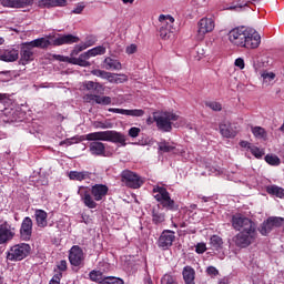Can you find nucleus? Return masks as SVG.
<instances>
[{
	"label": "nucleus",
	"instance_id": "f257e3e1",
	"mask_svg": "<svg viewBox=\"0 0 284 284\" xmlns=\"http://www.w3.org/2000/svg\"><path fill=\"white\" fill-rule=\"evenodd\" d=\"M232 227L239 232L233 236V243L236 247L245 250L256 242L258 232L256 231V223L254 221L241 215L235 214L232 216Z\"/></svg>",
	"mask_w": 284,
	"mask_h": 284
},
{
	"label": "nucleus",
	"instance_id": "f03ea898",
	"mask_svg": "<svg viewBox=\"0 0 284 284\" xmlns=\"http://www.w3.org/2000/svg\"><path fill=\"white\" fill-rule=\"evenodd\" d=\"M87 141H92L89 144V152L93 156H105V144L101 141H108L109 143H115L121 148L128 145V138L125 134L111 130V131H98L93 133H88L85 135Z\"/></svg>",
	"mask_w": 284,
	"mask_h": 284
},
{
	"label": "nucleus",
	"instance_id": "7ed1b4c3",
	"mask_svg": "<svg viewBox=\"0 0 284 284\" xmlns=\"http://www.w3.org/2000/svg\"><path fill=\"white\" fill-rule=\"evenodd\" d=\"M229 41L236 48H245L246 50H256L261 45V34L255 29L247 27H236L229 34Z\"/></svg>",
	"mask_w": 284,
	"mask_h": 284
},
{
	"label": "nucleus",
	"instance_id": "20e7f679",
	"mask_svg": "<svg viewBox=\"0 0 284 284\" xmlns=\"http://www.w3.org/2000/svg\"><path fill=\"white\" fill-rule=\"evenodd\" d=\"M108 192H110V189L105 184H95L91 186V189H88V186H80L78 190L82 203L89 210H97V202L103 201V199L108 196Z\"/></svg>",
	"mask_w": 284,
	"mask_h": 284
},
{
	"label": "nucleus",
	"instance_id": "39448f33",
	"mask_svg": "<svg viewBox=\"0 0 284 284\" xmlns=\"http://www.w3.org/2000/svg\"><path fill=\"white\" fill-rule=\"evenodd\" d=\"M152 192L155 201H158L164 210L170 212H176V210H179V204L172 200V196H170V192H168L165 186L154 185Z\"/></svg>",
	"mask_w": 284,
	"mask_h": 284
},
{
	"label": "nucleus",
	"instance_id": "423d86ee",
	"mask_svg": "<svg viewBox=\"0 0 284 284\" xmlns=\"http://www.w3.org/2000/svg\"><path fill=\"white\" fill-rule=\"evenodd\" d=\"M153 120L161 132H172V123L179 121V115L172 112H160L153 114Z\"/></svg>",
	"mask_w": 284,
	"mask_h": 284
},
{
	"label": "nucleus",
	"instance_id": "0eeeda50",
	"mask_svg": "<svg viewBox=\"0 0 284 284\" xmlns=\"http://www.w3.org/2000/svg\"><path fill=\"white\" fill-rule=\"evenodd\" d=\"M32 248L30 247V244L27 243H20L16 244L10 247V250L7 252V261L17 262V261H23V258L28 257V254H30V251Z\"/></svg>",
	"mask_w": 284,
	"mask_h": 284
},
{
	"label": "nucleus",
	"instance_id": "6e6552de",
	"mask_svg": "<svg viewBox=\"0 0 284 284\" xmlns=\"http://www.w3.org/2000/svg\"><path fill=\"white\" fill-rule=\"evenodd\" d=\"M160 37L161 39H169L174 32V17L170 14H160Z\"/></svg>",
	"mask_w": 284,
	"mask_h": 284
},
{
	"label": "nucleus",
	"instance_id": "1a4fd4ad",
	"mask_svg": "<svg viewBox=\"0 0 284 284\" xmlns=\"http://www.w3.org/2000/svg\"><path fill=\"white\" fill-rule=\"evenodd\" d=\"M215 23L212 18H202L197 22V32L196 39L197 41H203L205 39V34H210V32H214Z\"/></svg>",
	"mask_w": 284,
	"mask_h": 284
},
{
	"label": "nucleus",
	"instance_id": "9d476101",
	"mask_svg": "<svg viewBox=\"0 0 284 284\" xmlns=\"http://www.w3.org/2000/svg\"><path fill=\"white\" fill-rule=\"evenodd\" d=\"M17 236V227H14L10 222L4 221L0 224V245H6L10 243L12 239Z\"/></svg>",
	"mask_w": 284,
	"mask_h": 284
},
{
	"label": "nucleus",
	"instance_id": "9b49d317",
	"mask_svg": "<svg viewBox=\"0 0 284 284\" xmlns=\"http://www.w3.org/2000/svg\"><path fill=\"white\" fill-rule=\"evenodd\" d=\"M121 176L126 187H132V190H139V187L143 185V178L130 170L123 171Z\"/></svg>",
	"mask_w": 284,
	"mask_h": 284
},
{
	"label": "nucleus",
	"instance_id": "f8f14e48",
	"mask_svg": "<svg viewBox=\"0 0 284 284\" xmlns=\"http://www.w3.org/2000/svg\"><path fill=\"white\" fill-rule=\"evenodd\" d=\"M83 261H85L83 248L79 245H73L69 251V263H71L73 267H79L83 265Z\"/></svg>",
	"mask_w": 284,
	"mask_h": 284
},
{
	"label": "nucleus",
	"instance_id": "ddd939ff",
	"mask_svg": "<svg viewBox=\"0 0 284 284\" xmlns=\"http://www.w3.org/2000/svg\"><path fill=\"white\" fill-rule=\"evenodd\" d=\"M175 239L176 235L174 231L164 230L158 240V247H161V250H170Z\"/></svg>",
	"mask_w": 284,
	"mask_h": 284
},
{
	"label": "nucleus",
	"instance_id": "4468645a",
	"mask_svg": "<svg viewBox=\"0 0 284 284\" xmlns=\"http://www.w3.org/2000/svg\"><path fill=\"white\" fill-rule=\"evenodd\" d=\"M283 217H268L265 222L262 223L260 227V233L262 236H267L274 227H281L283 225Z\"/></svg>",
	"mask_w": 284,
	"mask_h": 284
},
{
	"label": "nucleus",
	"instance_id": "2eb2a0df",
	"mask_svg": "<svg viewBox=\"0 0 284 284\" xmlns=\"http://www.w3.org/2000/svg\"><path fill=\"white\" fill-rule=\"evenodd\" d=\"M34 223L30 216H27L22 220L20 225V239L21 241H30L32 239V227Z\"/></svg>",
	"mask_w": 284,
	"mask_h": 284
},
{
	"label": "nucleus",
	"instance_id": "dca6fc26",
	"mask_svg": "<svg viewBox=\"0 0 284 284\" xmlns=\"http://www.w3.org/2000/svg\"><path fill=\"white\" fill-rule=\"evenodd\" d=\"M31 61H34V51H32V48L24 42L20 50L19 63L20 65H28Z\"/></svg>",
	"mask_w": 284,
	"mask_h": 284
},
{
	"label": "nucleus",
	"instance_id": "f3484780",
	"mask_svg": "<svg viewBox=\"0 0 284 284\" xmlns=\"http://www.w3.org/2000/svg\"><path fill=\"white\" fill-rule=\"evenodd\" d=\"M108 112H113V114H123L124 116H134V118H141L145 115V111L143 109H116V108H110L108 109Z\"/></svg>",
	"mask_w": 284,
	"mask_h": 284
},
{
	"label": "nucleus",
	"instance_id": "a211bd4d",
	"mask_svg": "<svg viewBox=\"0 0 284 284\" xmlns=\"http://www.w3.org/2000/svg\"><path fill=\"white\" fill-rule=\"evenodd\" d=\"M1 6L3 8H28L34 6V0H1Z\"/></svg>",
	"mask_w": 284,
	"mask_h": 284
},
{
	"label": "nucleus",
	"instance_id": "6ab92c4d",
	"mask_svg": "<svg viewBox=\"0 0 284 284\" xmlns=\"http://www.w3.org/2000/svg\"><path fill=\"white\" fill-rule=\"evenodd\" d=\"M72 43H79V37L73 34L58 36L53 40V45H72Z\"/></svg>",
	"mask_w": 284,
	"mask_h": 284
},
{
	"label": "nucleus",
	"instance_id": "aec40b11",
	"mask_svg": "<svg viewBox=\"0 0 284 284\" xmlns=\"http://www.w3.org/2000/svg\"><path fill=\"white\" fill-rule=\"evenodd\" d=\"M38 8H65L68 0H39L37 2Z\"/></svg>",
	"mask_w": 284,
	"mask_h": 284
},
{
	"label": "nucleus",
	"instance_id": "412c9836",
	"mask_svg": "<svg viewBox=\"0 0 284 284\" xmlns=\"http://www.w3.org/2000/svg\"><path fill=\"white\" fill-rule=\"evenodd\" d=\"M84 100L87 103H97L98 105H110L112 103V98L97 94H87L84 95Z\"/></svg>",
	"mask_w": 284,
	"mask_h": 284
},
{
	"label": "nucleus",
	"instance_id": "4be33fe9",
	"mask_svg": "<svg viewBox=\"0 0 284 284\" xmlns=\"http://www.w3.org/2000/svg\"><path fill=\"white\" fill-rule=\"evenodd\" d=\"M220 133L224 139H234L236 134H239V130H236V125L227 123V124H220Z\"/></svg>",
	"mask_w": 284,
	"mask_h": 284
},
{
	"label": "nucleus",
	"instance_id": "5701e85b",
	"mask_svg": "<svg viewBox=\"0 0 284 284\" xmlns=\"http://www.w3.org/2000/svg\"><path fill=\"white\" fill-rule=\"evenodd\" d=\"M91 59L90 53L87 51L79 55V58H71L70 63L72 65H80L81 68H90L91 63L88 61Z\"/></svg>",
	"mask_w": 284,
	"mask_h": 284
},
{
	"label": "nucleus",
	"instance_id": "b1692460",
	"mask_svg": "<svg viewBox=\"0 0 284 284\" xmlns=\"http://www.w3.org/2000/svg\"><path fill=\"white\" fill-rule=\"evenodd\" d=\"M91 74H93V77H99L100 79H104L105 81H109V83H115V80H116V73L103 71L101 69L92 70Z\"/></svg>",
	"mask_w": 284,
	"mask_h": 284
},
{
	"label": "nucleus",
	"instance_id": "393cba45",
	"mask_svg": "<svg viewBox=\"0 0 284 284\" xmlns=\"http://www.w3.org/2000/svg\"><path fill=\"white\" fill-rule=\"evenodd\" d=\"M152 216V223L154 225H161L162 223H165V213L161 211V206H154L151 211Z\"/></svg>",
	"mask_w": 284,
	"mask_h": 284
},
{
	"label": "nucleus",
	"instance_id": "a878e982",
	"mask_svg": "<svg viewBox=\"0 0 284 284\" xmlns=\"http://www.w3.org/2000/svg\"><path fill=\"white\" fill-rule=\"evenodd\" d=\"M19 59V50L9 48V49H2V61H6L7 63H12Z\"/></svg>",
	"mask_w": 284,
	"mask_h": 284
},
{
	"label": "nucleus",
	"instance_id": "bb28decb",
	"mask_svg": "<svg viewBox=\"0 0 284 284\" xmlns=\"http://www.w3.org/2000/svg\"><path fill=\"white\" fill-rule=\"evenodd\" d=\"M94 43H97V40L92 37H88L85 42L80 43L72 50L71 57L79 54V52H83V50H88V48H92V45H94Z\"/></svg>",
	"mask_w": 284,
	"mask_h": 284
},
{
	"label": "nucleus",
	"instance_id": "cd10ccee",
	"mask_svg": "<svg viewBox=\"0 0 284 284\" xmlns=\"http://www.w3.org/2000/svg\"><path fill=\"white\" fill-rule=\"evenodd\" d=\"M102 68L104 70H122L123 65L119 60L108 57L103 60Z\"/></svg>",
	"mask_w": 284,
	"mask_h": 284
},
{
	"label": "nucleus",
	"instance_id": "c85d7f7f",
	"mask_svg": "<svg viewBox=\"0 0 284 284\" xmlns=\"http://www.w3.org/2000/svg\"><path fill=\"white\" fill-rule=\"evenodd\" d=\"M26 45H30L31 48H40V50H45L47 48H50L51 42L48 38H38L30 42H26Z\"/></svg>",
	"mask_w": 284,
	"mask_h": 284
},
{
	"label": "nucleus",
	"instance_id": "c756f323",
	"mask_svg": "<svg viewBox=\"0 0 284 284\" xmlns=\"http://www.w3.org/2000/svg\"><path fill=\"white\" fill-rule=\"evenodd\" d=\"M34 216L38 227H48V212L38 209L34 212Z\"/></svg>",
	"mask_w": 284,
	"mask_h": 284
},
{
	"label": "nucleus",
	"instance_id": "7c9ffc66",
	"mask_svg": "<svg viewBox=\"0 0 284 284\" xmlns=\"http://www.w3.org/2000/svg\"><path fill=\"white\" fill-rule=\"evenodd\" d=\"M182 276L184 278L185 284H195L194 278L196 276V271L192 266H184L182 271Z\"/></svg>",
	"mask_w": 284,
	"mask_h": 284
},
{
	"label": "nucleus",
	"instance_id": "2f4dec72",
	"mask_svg": "<svg viewBox=\"0 0 284 284\" xmlns=\"http://www.w3.org/2000/svg\"><path fill=\"white\" fill-rule=\"evenodd\" d=\"M69 179L71 181H85L88 179H90V172L88 171H71L69 173Z\"/></svg>",
	"mask_w": 284,
	"mask_h": 284
},
{
	"label": "nucleus",
	"instance_id": "473e14b6",
	"mask_svg": "<svg viewBox=\"0 0 284 284\" xmlns=\"http://www.w3.org/2000/svg\"><path fill=\"white\" fill-rule=\"evenodd\" d=\"M89 278L90 281H92L93 283H103L104 280L108 278V276H104L103 275V272L101 271H97V270H93L89 273Z\"/></svg>",
	"mask_w": 284,
	"mask_h": 284
},
{
	"label": "nucleus",
	"instance_id": "72a5a7b5",
	"mask_svg": "<svg viewBox=\"0 0 284 284\" xmlns=\"http://www.w3.org/2000/svg\"><path fill=\"white\" fill-rule=\"evenodd\" d=\"M267 194H271L272 196H277V199H284V189L276 186V185H270L266 187Z\"/></svg>",
	"mask_w": 284,
	"mask_h": 284
},
{
	"label": "nucleus",
	"instance_id": "f704fd0d",
	"mask_svg": "<svg viewBox=\"0 0 284 284\" xmlns=\"http://www.w3.org/2000/svg\"><path fill=\"white\" fill-rule=\"evenodd\" d=\"M210 245L213 250H223V239L219 235H212L210 239Z\"/></svg>",
	"mask_w": 284,
	"mask_h": 284
},
{
	"label": "nucleus",
	"instance_id": "c9c22d12",
	"mask_svg": "<svg viewBox=\"0 0 284 284\" xmlns=\"http://www.w3.org/2000/svg\"><path fill=\"white\" fill-rule=\"evenodd\" d=\"M251 132L255 139H267V131L263 126H252Z\"/></svg>",
	"mask_w": 284,
	"mask_h": 284
},
{
	"label": "nucleus",
	"instance_id": "e433bc0d",
	"mask_svg": "<svg viewBox=\"0 0 284 284\" xmlns=\"http://www.w3.org/2000/svg\"><path fill=\"white\" fill-rule=\"evenodd\" d=\"M85 90H94L95 92L103 91V84L94 81H87L83 83Z\"/></svg>",
	"mask_w": 284,
	"mask_h": 284
},
{
	"label": "nucleus",
	"instance_id": "4c0bfd02",
	"mask_svg": "<svg viewBox=\"0 0 284 284\" xmlns=\"http://www.w3.org/2000/svg\"><path fill=\"white\" fill-rule=\"evenodd\" d=\"M261 77L263 79V85H270V83H272V81L276 79V74L274 72H267V71H263L261 73Z\"/></svg>",
	"mask_w": 284,
	"mask_h": 284
},
{
	"label": "nucleus",
	"instance_id": "58836bf2",
	"mask_svg": "<svg viewBox=\"0 0 284 284\" xmlns=\"http://www.w3.org/2000/svg\"><path fill=\"white\" fill-rule=\"evenodd\" d=\"M88 52H89V57H91L92 59V57H99V55L105 54L106 49L103 45H98L88 50Z\"/></svg>",
	"mask_w": 284,
	"mask_h": 284
},
{
	"label": "nucleus",
	"instance_id": "ea45409f",
	"mask_svg": "<svg viewBox=\"0 0 284 284\" xmlns=\"http://www.w3.org/2000/svg\"><path fill=\"white\" fill-rule=\"evenodd\" d=\"M265 161L266 163H268V165H273V166L281 165V158L278 155L267 154L265 155Z\"/></svg>",
	"mask_w": 284,
	"mask_h": 284
},
{
	"label": "nucleus",
	"instance_id": "a19ab883",
	"mask_svg": "<svg viewBox=\"0 0 284 284\" xmlns=\"http://www.w3.org/2000/svg\"><path fill=\"white\" fill-rule=\"evenodd\" d=\"M93 125L97 130H110L111 128H113V124L110 121H105V122L95 121Z\"/></svg>",
	"mask_w": 284,
	"mask_h": 284
},
{
	"label": "nucleus",
	"instance_id": "79ce46f5",
	"mask_svg": "<svg viewBox=\"0 0 284 284\" xmlns=\"http://www.w3.org/2000/svg\"><path fill=\"white\" fill-rule=\"evenodd\" d=\"M250 152L255 156V159H263V156H265V151L256 145H252Z\"/></svg>",
	"mask_w": 284,
	"mask_h": 284
},
{
	"label": "nucleus",
	"instance_id": "37998d69",
	"mask_svg": "<svg viewBox=\"0 0 284 284\" xmlns=\"http://www.w3.org/2000/svg\"><path fill=\"white\" fill-rule=\"evenodd\" d=\"M159 150H161V152H174L176 146L174 144H170V142H161L159 144Z\"/></svg>",
	"mask_w": 284,
	"mask_h": 284
},
{
	"label": "nucleus",
	"instance_id": "c03bdc74",
	"mask_svg": "<svg viewBox=\"0 0 284 284\" xmlns=\"http://www.w3.org/2000/svg\"><path fill=\"white\" fill-rule=\"evenodd\" d=\"M101 284H125L122 278L115 276H106Z\"/></svg>",
	"mask_w": 284,
	"mask_h": 284
},
{
	"label": "nucleus",
	"instance_id": "a18cd8bd",
	"mask_svg": "<svg viewBox=\"0 0 284 284\" xmlns=\"http://www.w3.org/2000/svg\"><path fill=\"white\" fill-rule=\"evenodd\" d=\"M206 108H210L213 112H221V110H223V105L216 101L206 102Z\"/></svg>",
	"mask_w": 284,
	"mask_h": 284
},
{
	"label": "nucleus",
	"instance_id": "49530a36",
	"mask_svg": "<svg viewBox=\"0 0 284 284\" xmlns=\"http://www.w3.org/2000/svg\"><path fill=\"white\" fill-rule=\"evenodd\" d=\"M83 141V139H81V136H79V135H75V136H73V138H71V139H67V140H64V141H62L61 143H60V145H74V143H81Z\"/></svg>",
	"mask_w": 284,
	"mask_h": 284
},
{
	"label": "nucleus",
	"instance_id": "de8ad7c7",
	"mask_svg": "<svg viewBox=\"0 0 284 284\" xmlns=\"http://www.w3.org/2000/svg\"><path fill=\"white\" fill-rule=\"evenodd\" d=\"M161 284H179V282H176V277H174L170 274H165L161 278Z\"/></svg>",
	"mask_w": 284,
	"mask_h": 284
},
{
	"label": "nucleus",
	"instance_id": "09e8293b",
	"mask_svg": "<svg viewBox=\"0 0 284 284\" xmlns=\"http://www.w3.org/2000/svg\"><path fill=\"white\" fill-rule=\"evenodd\" d=\"M61 278H63V273L59 272L53 275L50 280L49 284H61Z\"/></svg>",
	"mask_w": 284,
	"mask_h": 284
},
{
	"label": "nucleus",
	"instance_id": "8fccbe9b",
	"mask_svg": "<svg viewBox=\"0 0 284 284\" xmlns=\"http://www.w3.org/2000/svg\"><path fill=\"white\" fill-rule=\"evenodd\" d=\"M139 134H141V129L140 128L132 126L129 130V136H131V139H136V136H139Z\"/></svg>",
	"mask_w": 284,
	"mask_h": 284
},
{
	"label": "nucleus",
	"instance_id": "3c124183",
	"mask_svg": "<svg viewBox=\"0 0 284 284\" xmlns=\"http://www.w3.org/2000/svg\"><path fill=\"white\" fill-rule=\"evenodd\" d=\"M206 251H207V246L205 245V243H199L195 246L196 254H205Z\"/></svg>",
	"mask_w": 284,
	"mask_h": 284
},
{
	"label": "nucleus",
	"instance_id": "603ef678",
	"mask_svg": "<svg viewBox=\"0 0 284 284\" xmlns=\"http://www.w3.org/2000/svg\"><path fill=\"white\" fill-rule=\"evenodd\" d=\"M83 10H85V4H83V3H78V4H77V8H74V9L71 11V14H81V12H83Z\"/></svg>",
	"mask_w": 284,
	"mask_h": 284
},
{
	"label": "nucleus",
	"instance_id": "864d4df0",
	"mask_svg": "<svg viewBox=\"0 0 284 284\" xmlns=\"http://www.w3.org/2000/svg\"><path fill=\"white\" fill-rule=\"evenodd\" d=\"M125 81H128V75L121 74V73H116V77H115V83L116 84L125 83Z\"/></svg>",
	"mask_w": 284,
	"mask_h": 284
},
{
	"label": "nucleus",
	"instance_id": "5fc2aeb1",
	"mask_svg": "<svg viewBox=\"0 0 284 284\" xmlns=\"http://www.w3.org/2000/svg\"><path fill=\"white\" fill-rule=\"evenodd\" d=\"M206 274H209V276H219V271L214 266H209L206 268Z\"/></svg>",
	"mask_w": 284,
	"mask_h": 284
},
{
	"label": "nucleus",
	"instance_id": "6e6d98bb",
	"mask_svg": "<svg viewBox=\"0 0 284 284\" xmlns=\"http://www.w3.org/2000/svg\"><path fill=\"white\" fill-rule=\"evenodd\" d=\"M57 267L60 272H65V270H68V261L61 260Z\"/></svg>",
	"mask_w": 284,
	"mask_h": 284
},
{
	"label": "nucleus",
	"instance_id": "4d7b16f0",
	"mask_svg": "<svg viewBox=\"0 0 284 284\" xmlns=\"http://www.w3.org/2000/svg\"><path fill=\"white\" fill-rule=\"evenodd\" d=\"M235 65L236 68H240V70H243L245 68V60H243L242 58H237L235 60Z\"/></svg>",
	"mask_w": 284,
	"mask_h": 284
},
{
	"label": "nucleus",
	"instance_id": "13d9d810",
	"mask_svg": "<svg viewBox=\"0 0 284 284\" xmlns=\"http://www.w3.org/2000/svg\"><path fill=\"white\" fill-rule=\"evenodd\" d=\"M240 148H243L244 150H251L252 143H250V142L245 141V140H242L240 142Z\"/></svg>",
	"mask_w": 284,
	"mask_h": 284
},
{
	"label": "nucleus",
	"instance_id": "bf43d9fd",
	"mask_svg": "<svg viewBox=\"0 0 284 284\" xmlns=\"http://www.w3.org/2000/svg\"><path fill=\"white\" fill-rule=\"evenodd\" d=\"M125 52H126V54H134V52H136V44H131V45L126 47Z\"/></svg>",
	"mask_w": 284,
	"mask_h": 284
},
{
	"label": "nucleus",
	"instance_id": "052dcab7",
	"mask_svg": "<svg viewBox=\"0 0 284 284\" xmlns=\"http://www.w3.org/2000/svg\"><path fill=\"white\" fill-rule=\"evenodd\" d=\"M55 59H57L58 61H63V62L70 63V60H71L72 58H68V57H64V55H55Z\"/></svg>",
	"mask_w": 284,
	"mask_h": 284
},
{
	"label": "nucleus",
	"instance_id": "680f3d73",
	"mask_svg": "<svg viewBox=\"0 0 284 284\" xmlns=\"http://www.w3.org/2000/svg\"><path fill=\"white\" fill-rule=\"evenodd\" d=\"M88 216L82 215V223H85L88 225Z\"/></svg>",
	"mask_w": 284,
	"mask_h": 284
},
{
	"label": "nucleus",
	"instance_id": "e2e57ef3",
	"mask_svg": "<svg viewBox=\"0 0 284 284\" xmlns=\"http://www.w3.org/2000/svg\"><path fill=\"white\" fill-rule=\"evenodd\" d=\"M122 2H123L124 4L134 3V0H122Z\"/></svg>",
	"mask_w": 284,
	"mask_h": 284
},
{
	"label": "nucleus",
	"instance_id": "0e129e2a",
	"mask_svg": "<svg viewBox=\"0 0 284 284\" xmlns=\"http://www.w3.org/2000/svg\"><path fill=\"white\" fill-rule=\"evenodd\" d=\"M256 1L258 0H247L246 3H244V6H247V3H256Z\"/></svg>",
	"mask_w": 284,
	"mask_h": 284
},
{
	"label": "nucleus",
	"instance_id": "69168bd1",
	"mask_svg": "<svg viewBox=\"0 0 284 284\" xmlns=\"http://www.w3.org/2000/svg\"><path fill=\"white\" fill-rule=\"evenodd\" d=\"M0 61H3V49H0Z\"/></svg>",
	"mask_w": 284,
	"mask_h": 284
},
{
	"label": "nucleus",
	"instance_id": "338daca9",
	"mask_svg": "<svg viewBox=\"0 0 284 284\" xmlns=\"http://www.w3.org/2000/svg\"><path fill=\"white\" fill-rule=\"evenodd\" d=\"M3 43H6V40L0 37V45H3Z\"/></svg>",
	"mask_w": 284,
	"mask_h": 284
},
{
	"label": "nucleus",
	"instance_id": "774afa93",
	"mask_svg": "<svg viewBox=\"0 0 284 284\" xmlns=\"http://www.w3.org/2000/svg\"><path fill=\"white\" fill-rule=\"evenodd\" d=\"M3 99H6V95L3 93H0V102L3 101Z\"/></svg>",
	"mask_w": 284,
	"mask_h": 284
}]
</instances>
